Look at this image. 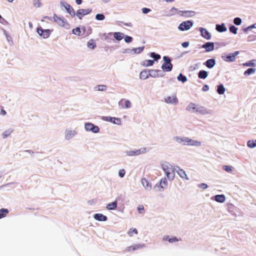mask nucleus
Instances as JSON below:
<instances>
[{
	"instance_id": "60",
	"label": "nucleus",
	"mask_w": 256,
	"mask_h": 256,
	"mask_svg": "<svg viewBox=\"0 0 256 256\" xmlns=\"http://www.w3.org/2000/svg\"><path fill=\"white\" fill-rule=\"evenodd\" d=\"M199 187L203 190H205L208 188V186L204 183H202L199 185Z\"/></svg>"
},
{
	"instance_id": "26",
	"label": "nucleus",
	"mask_w": 256,
	"mask_h": 256,
	"mask_svg": "<svg viewBox=\"0 0 256 256\" xmlns=\"http://www.w3.org/2000/svg\"><path fill=\"white\" fill-rule=\"evenodd\" d=\"M149 71L150 76L153 78H158L160 76V70H150Z\"/></svg>"
},
{
	"instance_id": "64",
	"label": "nucleus",
	"mask_w": 256,
	"mask_h": 256,
	"mask_svg": "<svg viewBox=\"0 0 256 256\" xmlns=\"http://www.w3.org/2000/svg\"><path fill=\"white\" fill-rule=\"evenodd\" d=\"M170 238L168 236H166L163 238V240H168Z\"/></svg>"
},
{
	"instance_id": "51",
	"label": "nucleus",
	"mask_w": 256,
	"mask_h": 256,
	"mask_svg": "<svg viewBox=\"0 0 256 256\" xmlns=\"http://www.w3.org/2000/svg\"><path fill=\"white\" fill-rule=\"evenodd\" d=\"M96 19L98 20H103L105 19V16L101 14H96Z\"/></svg>"
},
{
	"instance_id": "9",
	"label": "nucleus",
	"mask_w": 256,
	"mask_h": 256,
	"mask_svg": "<svg viewBox=\"0 0 256 256\" xmlns=\"http://www.w3.org/2000/svg\"><path fill=\"white\" fill-rule=\"evenodd\" d=\"M193 26V22L191 20H187L180 23L178 26V30L180 32L188 31Z\"/></svg>"
},
{
	"instance_id": "50",
	"label": "nucleus",
	"mask_w": 256,
	"mask_h": 256,
	"mask_svg": "<svg viewBox=\"0 0 256 256\" xmlns=\"http://www.w3.org/2000/svg\"><path fill=\"white\" fill-rule=\"evenodd\" d=\"M256 72V70L254 68H248L247 70L244 73L245 76H249L252 74Z\"/></svg>"
},
{
	"instance_id": "59",
	"label": "nucleus",
	"mask_w": 256,
	"mask_h": 256,
	"mask_svg": "<svg viewBox=\"0 0 256 256\" xmlns=\"http://www.w3.org/2000/svg\"><path fill=\"white\" fill-rule=\"evenodd\" d=\"M118 174L120 178L124 177L125 174V170L124 169L120 170L118 172Z\"/></svg>"
},
{
	"instance_id": "38",
	"label": "nucleus",
	"mask_w": 256,
	"mask_h": 256,
	"mask_svg": "<svg viewBox=\"0 0 256 256\" xmlns=\"http://www.w3.org/2000/svg\"><path fill=\"white\" fill-rule=\"evenodd\" d=\"M177 173L182 178L188 179L186 174L183 170L178 168Z\"/></svg>"
},
{
	"instance_id": "25",
	"label": "nucleus",
	"mask_w": 256,
	"mask_h": 256,
	"mask_svg": "<svg viewBox=\"0 0 256 256\" xmlns=\"http://www.w3.org/2000/svg\"><path fill=\"white\" fill-rule=\"evenodd\" d=\"M247 146L251 149L256 148V139L249 140L246 142Z\"/></svg>"
},
{
	"instance_id": "40",
	"label": "nucleus",
	"mask_w": 256,
	"mask_h": 256,
	"mask_svg": "<svg viewBox=\"0 0 256 256\" xmlns=\"http://www.w3.org/2000/svg\"><path fill=\"white\" fill-rule=\"evenodd\" d=\"M244 66H256V60H253L244 63Z\"/></svg>"
},
{
	"instance_id": "56",
	"label": "nucleus",
	"mask_w": 256,
	"mask_h": 256,
	"mask_svg": "<svg viewBox=\"0 0 256 256\" xmlns=\"http://www.w3.org/2000/svg\"><path fill=\"white\" fill-rule=\"evenodd\" d=\"M138 210L140 214H144V209L143 206H139L138 208Z\"/></svg>"
},
{
	"instance_id": "54",
	"label": "nucleus",
	"mask_w": 256,
	"mask_h": 256,
	"mask_svg": "<svg viewBox=\"0 0 256 256\" xmlns=\"http://www.w3.org/2000/svg\"><path fill=\"white\" fill-rule=\"evenodd\" d=\"M252 29H256V23L252 24V25H250V26H248V27H247L246 29H245V31L246 32V31H250L252 30Z\"/></svg>"
},
{
	"instance_id": "8",
	"label": "nucleus",
	"mask_w": 256,
	"mask_h": 256,
	"mask_svg": "<svg viewBox=\"0 0 256 256\" xmlns=\"http://www.w3.org/2000/svg\"><path fill=\"white\" fill-rule=\"evenodd\" d=\"M36 32L41 38H48L51 34L52 30L49 29H44L39 26L36 28Z\"/></svg>"
},
{
	"instance_id": "22",
	"label": "nucleus",
	"mask_w": 256,
	"mask_h": 256,
	"mask_svg": "<svg viewBox=\"0 0 256 256\" xmlns=\"http://www.w3.org/2000/svg\"><path fill=\"white\" fill-rule=\"evenodd\" d=\"M150 77L149 71L143 70L140 74V78L142 80L148 79Z\"/></svg>"
},
{
	"instance_id": "57",
	"label": "nucleus",
	"mask_w": 256,
	"mask_h": 256,
	"mask_svg": "<svg viewBox=\"0 0 256 256\" xmlns=\"http://www.w3.org/2000/svg\"><path fill=\"white\" fill-rule=\"evenodd\" d=\"M124 103L125 107L126 108H130L131 103L128 100H124Z\"/></svg>"
},
{
	"instance_id": "49",
	"label": "nucleus",
	"mask_w": 256,
	"mask_h": 256,
	"mask_svg": "<svg viewBox=\"0 0 256 256\" xmlns=\"http://www.w3.org/2000/svg\"><path fill=\"white\" fill-rule=\"evenodd\" d=\"M114 117L110 116H102V120L105 122L112 123Z\"/></svg>"
},
{
	"instance_id": "61",
	"label": "nucleus",
	"mask_w": 256,
	"mask_h": 256,
	"mask_svg": "<svg viewBox=\"0 0 256 256\" xmlns=\"http://www.w3.org/2000/svg\"><path fill=\"white\" fill-rule=\"evenodd\" d=\"M190 45V43L188 42H185L182 44V46L184 48H188Z\"/></svg>"
},
{
	"instance_id": "42",
	"label": "nucleus",
	"mask_w": 256,
	"mask_h": 256,
	"mask_svg": "<svg viewBox=\"0 0 256 256\" xmlns=\"http://www.w3.org/2000/svg\"><path fill=\"white\" fill-rule=\"evenodd\" d=\"M122 121L121 118H119L114 117L112 124H114L120 126L122 124Z\"/></svg>"
},
{
	"instance_id": "37",
	"label": "nucleus",
	"mask_w": 256,
	"mask_h": 256,
	"mask_svg": "<svg viewBox=\"0 0 256 256\" xmlns=\"http://www.w3.org/2000/svg\"><path fill=\"white\" fill-rule=\"evenodd\" d=\"M168 185V182L166 178H162L160 182V186L162 188H165Z\"/></svg>"
},
{
	"instance_id": "43",
	"label": "nucleus",
	"mask_w": 256,
	"mask_h": 256,
	"mask_svg": "<svg viewBox=\"0 0 256 256\" xmlns=\"http://www.w3.org/2000/svg\"><path fill=\"white\" fill-rule=\"evenodd\" d=\"M138 234V232L137 230L135 228H132L129 230L128 232V234L130 236H133L134 234Z\"/></svg>"
},
{
	"instance_id": "33",
	"label": "nucleus",
	"mask_w": 256,
	"mask_h": 256,
	"mask_svg": "<svg viewBox=\"0 0 256 256\" xmlns=\"http://www.w3.org/2000/svg\"><path fill=\"white\" fill-rule=\"evenodd\" d=\"M215 64L216 60L214 59L208 60L206 62V66L209 68H212Z\"/></svg>"
},
{
	"instance_id": "30",
	"label": "nucleus",
	"mask_w": 256,
	"mask_h": 256,
	"mask_svg": "<svg viewBox=\"0 0 256 256\" xmlns=\"http://www.w3.org/2000/svg\"><path fill=\"white\" fill-rule=\"evenodd\" d=\"M216 91L219 94L222 95L225 93L226 90L224 84H220L218 86V88Z\"/></svg>"
},
{
	"instance_id": "39",
	"label": "nucleus",
	"mask_w": 256,
	"mask_h": 256,
	"mask_svg": "<svg viewBox=\"0 0 256 256\" xmlns=\"http://www.w3.org/2000/svg\"><path fill=\"white\" fill-rule=\"evenodd\" d=\"M208 72L205 70H200L198 73V78L202 79H205L208 76Z\"/></svg>"
},
{
	"instance_id": "12",
	"label": "nucleus",
	"mask_w": 256,
	"mask_h": 256,
	"mask_svg": "<svg viewBox=\"0 0 256 256\" xmlns=\"http://www.w3.org/2000/svg\"><path fill=\"white\" fill-rule=\"evenodd\" d=\"M239 54L238 52H236L232 54H226V53L223 54L221 57L226 62H233L236 60V56Z\"/></svg>"
},
{
	"instance_id": "2",
	"label": "nucleus",
	"mask_w": 256,
	"mask_h": 256,
	"mask_svg": "<svg viewBox=\"0 0 256 256\" xmlns=\"http://www.w3.org/2000/svg\"><path fill=\"white\" fill-rule=\"evenodd\" d=\"M186 110L190 113L197 114L202 116L212 114V110L210 109L194 102L190 103L187 106Z\"/></svg>"
},
{
	"instance_id": "1",
	"label": "nucleus",
	"mask_w": 256,
	"mask_h": 256,
	"mask_svg": "<svg viewBox=\"0 0 256 256\" xmlns=\"http://www.w3.org/2000/svg\"><path fill=\"white\" fill-rule=\"evenodd\" d=\"M172 140L175 143L182 146L196 147H200L202 146V142L200 140L184 136H173Z\"/></svg>"
},
{
	"instance_id": "23",
	"label": "nucleus",
	"mask_w": 256,
	"mask_h": 256,
	"mask_svg": "<svg viewBox=\"0 0 256 256\" xmlns=\"http://www.w3.org/2000/svg\"><path fill=\"white\" fill-rule=\"evenodd\" d=\"M94 218L95 220L98 221H106L108 219L106 216L102 214H96L94 215Z\"/></svg>"
},
{
	"instance_id": "16",
	"label": "nucleus",
	"mask_w": 256,
	"mask_h": 256,
	"mask_svg": "<svg viewBox=\"0 0 256 256\" xmlns=\"http://www.w3.org/2000/svg\"><path fill=\"white\" fill-rule=\"evenodd\" d=\"M202 48H204L206 52H212L214 48V43L212 42H207L202 46Z\"/></svg>"
},
{
	"instance_id": "52",
	"label": "nucleus",
	"mask_w": 256,
	"mask_h": 256,
	"mask_svg": "<svg viewBox=\"0 0 256 256\" xmlns=\"http://www.w3.org/2000/svg\"><path fill=\"white\" fill-rule=\"evenodd\" d=\"M230 31L234 34H236L238 32V28L234 26H232L229 28Z\"/></svg>"
},
{
	"instance_id": "29",
	"label": "nucleus",
	"mask_w": 256,
	"mask_h": 256,
	"mask_svg": "<svg viewBox=\"0 0 256 256\" xmlns=\"http://www.w3.org/2000/svg\"><path fill=\"white\" fill-rule=\"evenodd\" d=\"M96 46V44L93 39L90 40L87 42V46L90 50L94 49Z\"/></svg>"
},
{
	"instance_id": "11",
	"label": "nucleus",
	"mask_w": 256,
	"mask_h": 256,
	"mask_svg": "<svg viewBox=\"0 0 256 256\" xmlns=\"http://www.w3.org/2000/svg\"><path fill=\"white\" fill-rule=\"evenodd\" d=\"M164 63L162 66V68L164 71L170 72L172 68L170 63V59L169 57L164 56L163 57Z\"/></svg>"
},
{
	"instance_id": "55",
	"label": "nucleus",
	"mask_w": 256,
	"mask_h": 256,
	"mask_svg": "<svg viewBox=\"0 0 256 256\" xmlns=\"http://www.w3.org/2000/svg\"><path fill=\"white\" fill-rule=\"evenodd\" d=\"M224 169L226 170V172H230L232 170V166H224Z\"/></svg>"
},
{
	"instance_id": "20",
	"label": "nucleus",
	"mask_w": 256,
	"mask_h": 256,
	"mask_svg": "<svg viewBox=\"0 0 256 256\" xmlns=\"http://www.w3.org/2000/svg\"><path fill=\"white\" fill-rule=\"evenodd\" d=\"M108 35H112L115 40L120 41L123 39L124 34L121 32H108Z\"/></svg>"
},
{
	"instance_id": "58",
	"label": "nucleus",
	"mask_w": 256,
	"mask_h": 256,
	"mask_svg": "<svg viewBox=\"0 0 256 256\" xmlns=\"http://www.w3.org/2000/svg\"><path fill=\"white\" fill-rule=\"evenodd\" d=\"M178 240H179L175 236H172V238H171L168 240V241L170 243L174 242H178Z\"/></svg>"
},
{
	"instance_id": "13",
	"label": "nucleus",
	"mask_w": 256,
	"mask_h": 256,
	"mask_svg": "<svg viewBox=\"0 0 256 256\" xmlns=\"http://www.w3.org/2000/svg\"><path fill=\"white\" fill-rule=\"evenodd\" d=\"M92 10L90 8L79 9L77 10L76 15L80 20H81L84 16L90 14Z\"/></svg>"
},
{
	"instance_id": "4",
	"label": "nucleus",
	"mask_w": 256,
	"mask_h": 256,
	"mask_svg": "<svg viewBox=\"0 0 256 256\" xmlns=\"http://www.w3.org/2000/svg\"><path fill=\"white\" fill-rule=\"evenodd\" d=\"M164 102L172 106H176L178 104V99L176 93H170L166 95L164 97Z\"/></svg>"
},
{
	"instance_id": "5",
	"label": "nucleus",
	"mask_w": 256,
	"mask_h": 256,
	"mask_svg": "<svg viewBox=\"0 0 256 256\" xmlns=\"http://www.w3.org/2000/svg\"><path fill=\"white\" fill-rule=\"evenodd\" d=\"M146 152L147 148L145 147H142L138 149L127 150L126 151V154L128 156H134L144 154Z\"/></svg>"
},
{
	"instance_id": "45",
	"label": "nucleus",
	"mask_w": 256,
	"mask_h": 256,
	"mask_svg": "<svg viewBox=\"0 0 256 256\" xmlns=\"http://www.w3.org/2000/svg\"><path fill=\"white\" fill-rule=\"evenodd\" d=\"M123 38L124 41L128 44L131 43L133 40L132 38L128 35H124Z\"/></svg>"
},
{
	"instance_id": "28",
	"label": "nucleus",
	"mask_w": 256,
	"mask_h": 256,
	"mask_svg": "<svg viewBox=\"0 0 256 256\" xmlns=\"http://www.w3.org/2000/svg\"><path fill=\"white\" fill-rule=\"evenodd\" d=\"M154 64V60H143L141 62V65L144 67H148L152 66Z\"/></svg>"
},
{
	"instance_id": "3",
	"label": "nucleus",
	"mask_w": 256,
	"mask_h": 256,
	"mask_svg": "<svg viewBox=\"0 0 256 256\" xmlns=\"http://www.w3.org/2000/svg\"><path fill=\"white\" fill-rule=\"evenodd\" d=\"M162 167L168 178L173 180L174 178V171L176 170L175 166L170 164L168 162L166 161L162 164Z\"/></svg>"
},
{
	"instance_id": "47",
	"label": "nucleus",
	"mask_w": 256,
	"mask_h": 256,
	"mask_svg": "<svg viewBox=\"0 0 256 256\" xmlns=\"http://www.w3.org/2000/svg\"><path fill=\"white\" fill-rule=\"evenodd\" d=\"M242 23V20L240 18L237 17L234 19V24L236 26H240Z\"/></svg>"
},
{
	"instance_id": "10",
	"label": "nucleus",
	"mask_w": 256,
	"mask_h": 256,
	"mask_svg": "<svg viewBox=\"0 0 256 256\" xmlns=\"http://www.w3.org/2000/svg\"><path fill=\"white\" fill-rule=\"evenodd\" d=\"M53 20L61 27H64L66 29L70 28V24L66 20L56 14L53 16Z\"/></svg>"
},
{
	"instance_id": "41",
	"label": "nucleus",
	"mask_w": 256,
	"mask_h": 256,
	"mask_svg": "<svg viewBox=\"0 0 256 256\" xmlns=\"http://www.w3.org/2000/svg\"><path fill=\"white\" fill-rule=\"evenodd\" d=\"M8 213V210L6 208H2L0 210V218L5 217Z\"/></svg>"
},
{
	"instance_id": "18",
	"label": "nucleus",
	"mask_w": 256,
	"mask_h": 256,
	"mask_svg": "<svg viewBox=\"0 0 256 256\" xmlns=\"http://www.w3.org/2000/svg\"><path fill=\"white\" fill-rule=\"evenodd\" d=\"M144 247V244H138L132 245V246H128L126 248V251L127 252H130L132 251H134L136 250H138Z\"/></svg>"
},
{
	"instance_id": "63",
	"label": "nucleus",
	"mask_w": 256,
	"mask_h": 256,
	"mask_svg": "<svg viewBox=\"0 0 256 256\" xmlns=\"http://www.w3.org/2000/svg\"><path fill=\"white\" fill-rule=\"evenodd\" d=\"M112 35H108V34H104V39L105 40H108L109 38V37L110 36H112Z\"/></svg>"
},
{
	"instance_id": "15",
	"label": "nucleus",
	"mask_w": 256,
	"mask_h": 256,
	"mask_svg": "<svg viewBox=\"0 0 256 256\" xmlns=\"http://www.w3.org/2000/svg\"><path fill=\"white\" fill-rule=\"evenodd\" d=\"M179 15L186 18H191L196 15V12L193 10H180L179 12Z\"/></svg>"
},
{
	"instance_id": "35",
	"label": "nucleus",
	"mask_w": 256,
	"mask_h": 256,
	"mask_svg": "<svg viewBox=\"0 0 256 256\" xmlns=\"http://www.w3.org/2000/svg\"><path fill=\"white\" fill-rule=\"evenodd\" d=\"M117 207V202L114 201L110 204H109L106 206V208L108 210H114Z\"/></svg>"
},
{
	"instance_id": "17",
	"label": "nucleus",
	"mask_w": 256,
	"mask_h": 256,
	"mask_svg": "<svg viewBox=\"0 0 256 256\" xmlns=\"http://www.w3.org/2000/svg\"><path fill=\"white\" fill-rule=\"evenodd\" d=\"M86 29L84 27H76L72 30V33L77 36H82L85 32Z\"/></svg>"
},
{
	"instance_id": "19",
	"label": "nucleus",
	"mask_w": 256,
	"mask_h": 256,
	"mask_svg": "<svg viewBox=\"0 0 256 256\" xmlns=\"http://www.w3.org/2000/svg\"><path fill=\"white\" fill-rule=\"evenodd\" d=\"M144 46H142L131 48V55L134 56L140 54L144 51Z\"/></svg>"
},
{
	"instance_id": "62",
	"label": "nucleus",
	"mask_w": 256,
	"mask_h": 256,
	"mask_svg": "<svg viewBox=\"0 0 256 256\" xmlns=\"http://www.w3.org/2000/svg\"><path fill=\"white\" fill-rule=\"evenodd\" d=\"M150 11V10L148 8H143L142 9V12L144 14H146L148 13Z\"/></svg>"
},
{
	"instance_id": "44",
	"label": "nucleus",
	"mask_w": 256,
	"mask_h": 256,
	"mask_svg": "<svg viewBox=\"0 0 256 256\" xmlns=\"http://www.w3.org/2000/svg\"><path fill=\"white\" fill-rule=\"evenodd\" d=\"M177 80L178 81L181 82L182 83H184V82L187 81V78L186 76H184L182 74H180L178 76Z\"/></svg>"
},
{
	"instance_id": "27",
	"label": "nucleus",
	"mask_w": 256,
	"mask_h": 256,
	"mask_svg": "<svg viewBox=\"0 0 256 256\" xmlns=\"http://www.w3.org/2000/svg\"><path fill=\"white\" fill-rule=\"evenodd\" d=\"M12 128H8L6 129L2 134V137L3 138H8L11 134L12 132Z\"/></svg>"
},
{
	"instance_id": "53",
	"label": "nucleus",
	"mask_w": 256,
	"mask_h": 256,
	"mask_svg": "<svg viewBox=\"0 0 256 256\" xmlns=\"http://www.w3.org/2000/svg\"><path fill=\"white\" fill-rule=\"evenodd\" d=\"M34 6L35 8H40L42 6V3L40 0H34Z\"/></svg>"
},
{
	"instance_id": "36",
	"label": "nucleus",
	"mask_w": 256,
	"mask_h": 256,
	"mask_svg": "<svg viewBox=\"0 0 256 256\" xmlns=\"http://www.w3.org/2000/svg\"><path fill=\"white\" fill-rule=\"evenodd\" d=\"M107 89L106 86L103 84L98 85L94 87V90L96 91H106Z\"/></svg>"
},
{
	"instance_id": "14",
	"label": "nucleus",
	"mask_w": 256,
	"mask_h": 256,
	"mask_svg": "<svg viewBox=\"0 0 256 256\" xmlns=\"http://www.w3.org/2000/svg\"><path fill=\"white\" fill-rule=\"evenodd\" d=\"M199 30L202 38L206 40H209L211 38V34L207 30L203 28H200Z\"/></svg>"
},
{
	"instance_id": "21",
	"label": "nucleus",
	"mask_w": 256,
	"mask_h": 256,
	"mask_svg": "<svg viewBox=\"0 0 256 256\" xmlns=\"http://www.w3.org/2000/svg\"><path fill=\"white\" fill-rule=\"evenodd\" d=\"M64 8L66 10L67 12L72 17H74L76 16L74 8L68 4H63Z\"/></svg>"
},
{
	"instance_id": "46",
	"label": "nucleus",
	"mask_w": 256,
	"mask_h": 256,
	"mask_svg": "<svg viewBox=\"0 0 256 256\" xmlns=\"http://www.w3.org/2000/svg\"><path fill=\"white\" fill-rule=\"evenodd\" d=\"M150 56L154 59V60H157L160 58V56L154 52H150Z\"/></svg>"
},
{
	"instance_id": "7",
	"label": "nucleus",
	"mask_w": 256,
	"mask_h": 256,
	"mask_svg": "<svg viewBox=\"0 0 256 256\" xmlns=\"http://www.w3.org/2000/svg\"><path fill=\"white\" fill-rule=\"evenodd\" d=\"M78 134L76 129L67 128L64 132V138L66 140H70Z\"/></svg>"
},
{
	"instance_id": "48",
	"label": "nucleus",
	"mask_w": 256,
	"mask_h": 256,
	"mask_svg": "<svg viewBox=\"0 0 256 256\" xmlns=\"http://www.w3.org/2000/svg\"><path fill=\"white\" fill-rule=\"evenodd\" d=\"M122 53L124 54L131 55V48H123L122 50Z\"/></svg>"
},
{
	"instance_id": "31",
	"label": "nucleus",
	"mask_w": 256,
	"mask_h": 256,
	"mask_svg": "<svg viewBox=\"0 0 256 256\" xmlns=\"http://www.w3.org/2000/svg\"><path fill=\"white\" fill-rule=\"evenodd\" d=\"M180 10H178V9L176 8L175 7H172L170 10H169L168 13V14L167 16H170L174 15H175L176 14H179V12Z\"/></svg>"
},
{
	"instance_id": "6",
	"label": "nucleus",
	"mask_w": 256,
	"mask_h": 256,
	"mask_svg": "<svg viewBox=\"0 0 256 256\" xmlns=\"http://www.w3.org/2000/svg\"><path fill=\"white\" fill-rule=\"evenodd\" d=\"M84 129L86 132H92L93 134H98L100 132V128L94 124L90 122L84 124Z\"/></svg>"
},
{
	"instance_id": "24",
	"label": "nucleus",
	"mask_w": 256,
	"mask_h": 256,
	"mask_svg": "<svg viewBox=\"0 0 256 256\" xmlns=\"http://www.w3.org/2000/svg\"><path fill=\"white\" fill-rule=\"evenodd\" d=\"M216 29L220 32H225L227 30V28L225 26V24L224 23H222L221 24H216Z\"/></svg>"
},
{
	"instance_id": "34",
	"label": "nucleus",
	"mask_w": 256,
	"mask_h": 256,
	"mask_svg": "<svg viewBox=\"0 0 256 256\" xmlns=\"http://www.w3.org/2000/svg\"><path fill=\"white\" fill-rule=\"evenodd\" d=\"M214 200L217 202H224L226 200V198L224 194L216 195Z\"/></svg>"
},
{
	"instance_id": "32",
	"label": "nucleus",
	"mask_w": 256,
	"mask_h": 256,
	"mask_svg": "<svg viewBox=\"0 0 256 256\" xmlns=\"http://www.w3.org/2000/svg\"><path fill=\"white\" fill-rule=\"evenodd\" d=\"M141 182L143 186L148 190L151 188V185L150 184L148 180L146 178H142Z\"/></svg>"
}]
</instances>
